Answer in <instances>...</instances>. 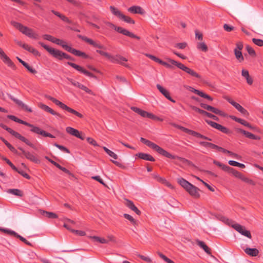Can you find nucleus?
Returning <instances> with one entry per match:
<instances>
[{
	"mask_svg": "<svg viewBox=\"0 0 263 263\" xmlns=\"http://www.w3.org/2000/svg\"><path fill=\"white\" fill-rule=\"evenodd\" d=\"M148 147L152 148L154 150L156 151L157 152H158L159 154L166 157L168 158H171L173 159H177V160L179 161L180 162L182 163H190V161L187 160V159L180 157L177 156L172 155L171 154L165 151V149H163L161 147H160L159 145H157L156 144L150 141L149 140H147L146 144Z\"/></svg>",
	"mask_w": 263,
	"mask_h": 263,
	"instance_id": "nucleus-1",
	"label": "nucleus"
},
{
	"mask_svg": "<svg viewBox=\"0 0 263 263\" xmlns=\"http://www.w3.org/2000/svg\"><path fill=\"white\" fill-rule=\"evenodd\" d=\"M178 183L193 198H199L200 196V189L194 186L183 178L177 179Z\"/></svg>",
	"mask_w": 263,
	"mask_h": 263,
	"instance_id": "nucleus-2",
	"label": "nucleus"
},
{
	"mask_svg": "<svg viewBox=\"0 0 263 263\" xmlns=\"http://www.w3.org/2000/svg\"><path fill=\"white\" fill-rule=\"evenodd\" d=\"M96 52L100 54L101 55L106 58L112 63L121 64L127 68L129 67V65L125 63V62L127 61V59L125 57H123L119 54H117L115 56H113L109 53L103 50H97Z\"/></svg>",
	"mask_w": 263,
	"mask_h": 263,
	"instance_id": "nucleus-3",
	"label": "nucleus"
},
{
	"mask_svg": "<svg viewBox=\"0 0 263 263\" xmlns=\"http://www.w3.org/2000/svg\"><path fill=\"white\" fill-rule=\"evenodd\" d=\"M39 44L41 45L45 49H46L50 54L54 58L59 60H62L64 59L73 61L74 59L70 57L69 55L54 48L49 47L45 45L42 42H39Z\"/></svg>",
	"mask_w": 263,
	"mask_h": 263,
	"instance_id": "nucleus-4",
	"label": "nucleus"
},
{
	"mask_svg": "<svg viewBox=\"0 0 263 263\" xmlns=\"http://www.w3.org/2000/svg\"><path fill=\"white\" fill-rule=\"evenodd\" d=\"M45 97H46V98L48 99V100L51 101L52 102H53L57 105L59 106L62 109L66 110L68 112L71 113L80 118H83V115L82 114H81V113L79 112L78 111H77V110L68 107V106H67L63 103L61 102V101H59L57 99H55L49 95H46Z\"/></svg>",
	"mask_w": 263,
	"mask_h": 263,
	"instance_id": "nucleus-5",
	"label": "nucleus"
},
{
	"mask_svg": "<svg viewBox=\"0 0 263 263\" xmlns=\"http://www.w3.org/2000/svg\"><path fill=\"white\" fill-rule=\"evenodd\" d=\"M55 44L61 46L65 50L72 53L74 55L81 57L84 59H87L89 58V56L85 52L75 49L67 45L66 42L63 40L57 39Z\"/></svg>",
	"mask_w": 263,
	"mask_h": 263,
	"instance_id": "nucleus-6",
	"label": "nucleus"
},
{
	"mask_svg": "<svg viewBox=\"0 0 263 263\" xmlns=\"http://www.w3.org/2000/svg\"><path fill=\"white\" fill-rule=\"evenodd\" d=\"M0 126L3 128V129L6 130L8 132H9L10 134L14 136L15 138L20 139L22 141L25 143L27 145L29 146L30 147H32L34 149H36V147L34 146V144H33L31 142H30L27 139H26L25 137L22 136L20 134L14 131L12 129H11L10 127H7L6 125H4L3 123L0 124Z\"/></svg>",
	"mask_w": 263,
	"mask_h": 263,
	"instance_id": "nucleus-7",
	"label": "nucleus"
},
{
	"mask_svg": "<svg viewBox=\"0 0 263 263\" xmlns=\"http://www.w3.org/2000/svg\"><path fill=\"white\" fill-rule=\"evenodd\" d=\"M104 24L110 28H112L119 33H120L124 35L128 36L131 38L136 39L137 40H140V37L134 34L133 33L129 31L128 30L123 28L121 27H117L115 25L109 22L105 21Z\"/></svg>",
	"mask_w": 263,
	"mask_h": 263,
	"instance_id": "nucleus-8",
	"label": "nucleus"
},
{
	"mask_svg": "<svg viewBox=\"0 0 263 263\" xmlns=\"http://www.w3.org/2000/svg\"><path fill=\"white\" fill-rule=\"evenodd\" d=\"M167 61L171 64H172L173 65L176 66L179 69L182 70L183 71H185L187 73L190 74L191 76L196 77L197 78L200 79L201 78V76L197 73L196 71L193 70V69H191V68L185 66L183 64L178 62L174 60H172L171 59H167Z\"/></svg>",
	"mask_w": 263,
	"mask_h": 263,
	"instance_id": "nucleus-9",
	"label": "nucleus"
},
{
	"mask_svg": "<svg viewBox=\"0 0 263 263\" xmlns=\"http://www.w3.org/2000/svg\"><path fill=\"white\" fill-rule=\"evenodd\" d=\"M172 125L178 128V129H181V130H182L183 132L189 134V135H192L194 137H196L197 138H200V139H204V140H209V141H211V139L208 138V137H206L203 135H201V134L197 132H195L194 130H191V129H189L187 128H185V127H184L183 126H180L179 125H177V124H172Z\"/></svg>",
	"mask_w": 263,
	"mask_h": 263,
	"instance_id": "nucleus-10",
	"label": "nucleus"
},
{
	"mask_svg": "<svg viewBox=\"0 0 263 263\" xmlns=\"http://www.w3.org/2000/svg\"><path fill=\"white\" fill-rule=\"evenodd\" d=\"M18 148L21 151L22 154L25 158L34 163H40V160L38 158L37 155L34 154L33 153H31L29 151H25L24 148L21 147H19Z\"/></svg>",
	"mask_w": 263,
	"mask_h": 263,
	"instance_id": "nucleus-11",
	"label": "nucleus"
},
{
	"mask_svg": "<svg viewBox=\"0 0 263 263\" xmlns=\"http://www.w3.org/2000/svg\"><path fill=\"white\" fill-rule=\"evenodd\" d=\"M78 37L79 39L85 41V42L87 43L89 45L92 46L93 47L98 48L99 50H103V51H105L104 50L106 49V47L104 45H103L100 44L99 43H98L97 42H96V41H93V40L89 39L85 36H83V35L79 34V35H78Z\"/></svg>",
	"mask_w": 263,
	"mask_h": 263,
	"instance_id": "nucleus-12",
	"label": "nucleus"
},
{
	"mask_svg": "<svg viewBox=\"0 0 263 263\" xmlns=\"http://www.w3.org/2000/svg\"><path fill=\"white\" fill-rule=\"evenodd\" d=\"M67 64L76 69L77 71L80 72L81 73L85 74L86 76H88L90 78H94L95 79H97V76L94 75L93 73H91L90 72L86 70L82 66L78 65L75 63L70 62H67Z\"/></svg>",
	"mask_w": 263,
	"mask_h": 263,
	"instance_id": "nucleus-13",
	"label": "nucleus"
},
{
	"mask_svg": "<svg viewBox=\"0 0 263 263\" xmlns=\"http://www.w3.org/2000/svg\"><path fill=\"white\" fill-rule=\"evenodd\" d=\"M0 57L3 61L13 70H16V67L11 59L5 54L3 50L0 48Z\"/></svg>",
	"mask_w": 263,
	"mask_h": 263,
	"instance_id": "nucleus-14",
	"label": "nucleus"
},
{
	"mask_svg": "<svg viewBox=\"0 0 263 263\" xmlns=\"http://www.w3.org/2000/svg\"><path fill=\"white\" fill-rule=\"evenodd\" d=\"M205 121L211 126H212V127H213L215 129H217V130L223 133L228 134H230L231 133L230 130L228 128H227L218 123H217L215 122H213V121H212L210 120H205Z\"/></svg>",
	"mask_w": 263,
	"mask_h": 263,
	"instance_id": "nucleus-15",
	"label": "nucleus"
},
{
	"mask_svg": "<svg viewBox=\"0 0 263 263\" xmlns=\"http://www.w3.org/2000/svg\"><path fill=\"white\" fill-rule=\"evenodd\" d=\"M225 99L229 102L231 105H232L234 107H235L240 113H241L244 116H248L249 112L248 111L245 109L242 106H241L239 103L235 102L233 100H232L230 98L227 97H225Z\"/></svg>",
	"mask_w": 263,
	"mask_h": 263,
	"instance_id": "nucleus-16",
	"label": "nucleus"
},
{
	"mask_svg": "<svg viewBox=\"0 0 263 263\" xmlns=\"http://www.w3.org/2000/svg\"><path fill=\"white\" fill-rule=\"evenodd\" d=\"M200 105L201 107L203 108L204 109H206L209 111H210L216 115H218L222 117H226L227 116V114L224 112H223L216 108H215L212 106L207 105L204 103H200Z\"/></svg>",
	"mask_w": 263,
	"mask_h": 263,
	"instance_id": "nucleus-17",
	"label": "nucleus"
},
{
	"mask_svg": "<svg viewBox=\"0 0 263 263\" xmlns=\"http://www.w3.org/2000/svg\"><path fill=\"white\" fill-rule=\"evenodd\" d=\"M233 228L241 235L250 239L252 238L250 232L249 230H247L245 227L239 224H236L234 226H233Z\"/></svg>",
	"mask_w": 263,
	"mask_h": 263,
	"instance_id": "nucleus-18",
	"label": "nucleus"
},
{
	"mask_svg": "<svg viewBox=\"0 0 263 263\" xmlns=\"http://www.w3.org/2000/svg\"><path fill=\"white\" fill-rule=\"evenodd\" d=\"M28 126L31 127V128L30 130L32 132L34 133L35 134L42 135L44 137H48L52 138H53L55 137L52 134L48 133L46 132V131L41 129L40 128L34 126L32 124H30V126Z\"/></svg>",
	"mask_w": 263,
	"mask_h": 263,
	"instance_id": "nucleus-19",
	"label": "nucleus"
},
{
	"mask_svg": "<svg viewBox=\"0 0 263 263\" xmlns=\"http://www.w3.org/2000/svg\"><path fill=\"white\" fill-rule=\"evenodd\" d=\"M67 79L73 86L83 90L84 91H85V92L89 94L95 95V93L90 89L88 88L86 86L81 84L79 82L74 81L73 80L69 78H68Z\"/></svg>",
	"mask_w": 263,
	"mask_h": 263,
	"instance_id": "nucleus-20",
	"label": "nucleus"
},
{
	"mask_svg": "<svg viewBox=\"0 0 263 263\" xmlns=\"http://www.w3.org/2000/svg\"><path fill=\"white\" fill-rule=\"evenodd\" d=\"M66 131L69 134L75 136L81 140H84L85 137L78 130L71 127H67Z\"/></svg>",
	"mask_w": 263,
	"mask_h": 263,
	"instance_id": "nucleus-21",
	"label": "nucleus"
},
{
	"mask_svg": "<svg viewBox=\"0 0 263 263\" xmlns=\"http://www.w3.org/2000/svg\"><path fill=\"white\" fill-rule=\"evenodd\" d=\"M11 24L24 34L26 32L27 30H29L28 27L14 21L11 22Z\"/></svg>",
	"mask_w": 263,
	"mask_h": 263,
	"instance_id": "nucleus-22",
	"label": "nucleus"
},
{
	"mask_svg": "<svg viewBox=\"0 0 263 263\" xmlns=\"http://www.w3.org/2000/svg\"><path fill=\"white\" fill-rule=\"evenodd\" d=\"M10 98L16 104H17L18 106H21L22 107V108L23 109H24V110L29 112H32V110L31 109V108L29 107L26 104H25L22 101L13 97L11 96H10Z\"/></svg>",
	"mask_w": 263,
	"mask_h": 263,
	"instance_id": "nucleus-23",
	"label": "nucleus"
},
{
	"mask_svg": "<svg viewBox=\"0 0 263 263\" xmlns=\"http://www.w3.org/2000/svg\"><path fill=\"white\" fill-rule=\"evenodd\" d=\"M157 89L161 92V93L165 96L168 100L171 101V102L175 103V101L170 96V92L164 89L162 86H161L160 84H157Z\"/></svg>",
	"mask_w": 263,
	"mask_h": 263,
	"instance_id": "nucleus-24",
	"label": "nucleus"
},
{
	"mask_svg": "<svg viewBox=\"0 0 263 263\" xmlns=\"http://www.w3.org/2000/svg\"><path fill=\"white\" fill-rule=\"evenodd\" d=\"M196 243L202 248L208 255L213 257L211 254V249L202 241L197 239L196 240Z\"/></svg>",
	"mask_w": 263,
	"mask_h": 263,
	"instance_id": "nucleus-25",
	"label": "nucleus"
},
{
	"mask_svg": "<svg viewBox=\"0 0 263 263\" xmlns=\"http://www.w3.org/2000/svg\"><path fill=\"white\" fill-rule=\"evenodd\" d=\"M39 107L40 108L44 110L45 111H46L50 113L51 114H52L53 115L58 116L60 117H61L59 113L55 111L52 108H51L50 107H49L48 106H47L46 105H45V104L41 103L39 104Z\"/></svg>",
	"mask_w": 263,
	"mask_h": 263,
	"instance_id": "nucleus-26",
	"label": "nucleus"
},
{
	"mask_svg": "<svg viewBox=\"0 0 263 263\" xmlns=\"http://www.w3.org/2000/svg\"><path fill=\"white\" fill-rule=\"evenodd\" d=\"M136 156H137L140 159L147 160V161H150L154 162L155 161V158L152 157L151 155L146 154V153H139L136 155Z\"/></svg>",
	"mask_w": 263,
	"mask_h": 263,
	"instance_id": "nucleus-27",
	"label": "nucleus"
},
{
	"mask_svg": "<svg viewBox=\"0 0 263 263\" xmlns=\"http://www.w3.org/2000/svg\"><path fill=\"white\" fill-rule=\"evenodd\" d=\"M128 11L131 13L135 14H143L144 13V10L140 6H134L128 9Z\"/></svg>",
	"mask_w": 263,
	"mask_h": 263,
	"instance_id": "nucleus-28",
	"label": "nucleus"
},
{
	"mask_svg": "<svg viewBox=\"0 0 263 263\" xmlns=\"http://www.w3.org/2000/svg\"><path fill=\"white\" fill-rule=\"evenodd\" d=\"M241 75L246 79L247 83L249 85H251L253 84V80L252 78L250 76L248 70L242 69L241 71Z\"/></svg>",
	"mask_w": 263,
	"mask_h": 263,
	"instance_id": "nucleus-29",
	"label": "nucleus"
},
{
	"mask_svg": "<svg viewBox=\"0 0 263 263\" xmlns=\"http://www.w3.org/2000/svg\"><path fill=\"white\" fill-rule=\"evenodd\" d=\"M238 132L246 136L247 138L251 139L260 140V138L259 136H256L249 132H247L242 129H239Z\"/></svg>",
	"mask_w": 263,
	"mask_h": 263,
	"instance_id": "nucleus-30",
	"label": "nucleus"
},
{
	"mask_svg": "<svg viewBox=\"0 0 263 263\" xmlns=\"http://www.w3.org/2000/svg\"><path fill=\"white\" fill-rule=\"evenodd\" d=\"M17 60L31 73L36 74L37 71L33 68L31 66H29L26 62L23 61L21 59L18 57H16Z\"/></svg>",
	"mask_w": 263,
	"mask_h": 263,
	"instance_id": "nucleus-31",
	"label": "nucleus"
},
{
	"mask_svg": "<svg viewBox=\"0 0 263 263\" xmlns=\"http://www.w3.org/2000/svg\"><path fill=\"white\" fill-rule=\"evenodd\" d=\"M244 251L247 254L253 257L257 256L259 254V251L256 248H247Z\"/></svg>",
	"mask_w": 263,
	"mask_h": 263,
	"instance_id": "nucleus-32",
	"label": "nucleus"
},
{
	"mask_svg": "<svg viewBox=\"0 0 263 263\" xmlns=\"http://www.w3.org/2000/svg\"><path fill=\"white\" fill-rule=\"evenodd\" d=\"M0 139L5 143V144L8 147V148L14 154L21 156V154L18 153L16 149L10 144L3 137H1Z\"/></svg>",
	"mask_w": 263,
	"mask_h": 263,
	"instance_id": "nucleus-33",
	"label": "nucleus"
},
{
	"mask_svg": "<svg viewBox=\"0 0 263 263\" xmlns=\"http://www.w3.org/2000/svg\"><path fill=\"white\" fill-rule=\"evenodd\" d=\"M51 12L53 13L54 15L60 17L64 22L69 24L71 23V21L70 20H69V18L67 17H66L63 14H61L59 12L52 10H51Z\"/></svg>",
	"mask_w": 263,
	"mask_h": 263,
	"instance_id": "nucleus-34",
	"label": "nucleus"
},
{
	"mask_svg": "<svg viewBox=\"0 0 263 263\" xmlns=\"http://www.w3.org/2000/svg\"><path fill=\"white\" fill-rule=\"evenodd\" d=\"M29 30H27L26 32L24 34L25 35H26L30 38L36 40L39 39V36L38 34L34 32L31 28H29Z\"/></svg>",
	"mask_w": 263,
	"mask_h": 263,
	"instance_id": "nucleus-35",
	"label": "nucleus"
},
{
	"mask_svg": "<svg viewBox=\"0 0 263 263\" xmlns=\"http://www.w3.org/2000/svg\"><path fill=\"white\" fill-rule=\"evenodd\" d=\"M109 9L114 15L121 19L123 14L120 10L112 6H110Z\"/></svg>",
	"mask_w": 263,
	"mask_h": 263,
	"instance_id": "nucleus-36",
	"label": "nucleus"
},
{
	"mask_svg": "<svg viewBox=\"0 0 263 263\" xmlns=\"http://www.w3.org/2000/svg\"><path fill=\"white\" fill-rule=\"evenodd\" d=\"M23 48L24 49L27 50L28 51L32 53L34 55H40V53L37 50H36L35 48H34L33 47H32L27 44L26 45H24Z\"/></svg>",
	"mask_w": 263,
	"mask_h": 263,
	"instance_id": "nucleus-37",
	"label": "nucleus"
},
{
	"mask_svg": "<svg viewBox=\"0 0 263 263\" xmlns=\"http://www.w3.org/2000/svg\"><path fill=\"white\" fill-rule=\"evenodd\" d=\"M226 172H228L229 173L233 174L234 176H235L237 178H239L241 174L239 172L230 166H229L228 168H227Z\"/></svg>",
	"mask_w": 263,
	"mask_h": 263,
	"instance_id": "nucleus-38",
	"label": "nucleus"
},
{
	"mask_svg": "<svg viewBox=\"0 0 263 263\" xmlns=\"http://www.w3.org/2000/svg\"><path fill=\"white\" fill-rule=\"evenodd\" d=\"M90 238L93 239L94 241L99 242L101 243H107L109 242V241H108L107 239L98 236H90Z\"/></svg>",
	"mask_w": 263,
	"mask_h": 263,
	"instance_id": "nucleus-39",
	"label": "nucleus"
},
{
	"mask_svg": "<svg viewBox=\"0 0 263 263\" xmlns=\"http://www.w3.org/2000/svg\"><path fill=\"white\" fill-rule=\"evenodd\" d=\"M123 216L125 218L128 220L134 226L138 225L137 221L131 215L128 214H124Z\"/></svg>",
	"mask_w": 263,
	"mask_h": 263,
	"instance_id": "nucleus-40",
	"label": "nucleus"
},
{
	"mask_svg": "<svg viewBox=\"0 0 263 263\" xmlns=\"http://www.w3.org/2000/svg\"><path fill=\"white\" fill-rule=\"evenodd\" d=\"M234 54L236 59L239 62H242L244 61V58L242 55L241 51H237L236 50H234Z\"/></svg>",
	"mask_w": 263,
	"mask_h": 263,
	"instance_id": "nucleus-41",
	"label": "nucleus"
},
{
	"mask_svg": "<svg viewBox=\"0 0 263 263\" xmlns=\"http://www.w3.org/2000/svg\"><path fill=\"white\" fill-rule=\"evenodd\" d=\"M103 149L104 151L110 157L114 158V159H118V156L117 154H116L115 153L107 148L105 146L103 147Z\"/></svg>",
	"mask_w": 263,
	"mask_h": 263,
	"instance_id": "nucleus-42",
	"label": "nucleus"
},
{
	"mask_svg": "<svg viewBox=\"0 0 263 263\" xmlns=\"http://www.w3.org/2000/svg\"><path fill=\"white\" fill-rule=\"evenodd\" d=\"M199 144L202 146L210 147L212 149H215V147H216V145L208 142L200 141Z\"/></svg>",
	"mask_w": 263,
	"mask_h": 263,
	"instance_id": "nucleus-43",
	"label": "nucleus"
},
{
	"mask_svg": "<svg viewBox=\"0 0 263 263\" xmlns=\"http://www.w3.org/2000/svg\"><path fill=\"white\" fill-rule=\"evenodd\" d=\"M43 215L46 217L51 219H55L58 217V215L53 212L43 211Z\"/></svg>",
	"mask_w": 263,
	"mask_h": 263,
	"instance_id": "nucleus-44",
	"label": "nucleus"
},
{
	"mask_svg": "<svg viewBox=\"0 0 263 263\" xmlns=\"http://www.w3.org/2000/svg\"><path fill=\"white\" fill-rule=\"evenodd\" d=\"M228 163L230 165H232V166H238L240 168H245V165L243 164L239 163L238 162H236V161H233V160L229 161Z\"/></svg>",
	"mask_w": 263,
	"mask_h": 263,
	"instance_id": "nucleus-45",
	"label": "nucleus"
},
{
	"mask_svg": "<svg viewBox=\"0 0 263 263\" xmlns=\"http://www.w3.org/2000/svg\"><path fill=\"white\" fill-rule=\"evenodd\" d=\"M121 19L127 23L132 24H134L135 23V22L134 20H133L131 17L125 15L124 14L122 15Z\"/></svg>",
	"mask_w": 263,
	"mask_h": 263,
	"instance_id": "nucleus-46",
	"label": "nucleus"
},
{
	"mask_svg": "<svg viewBox=\"0 0 263 263\" xmlns=\"http://www.w3.org/2000/svg\"><path fill=\"white\" fill-rule=\"evenodd\" d=\"M197 48L204 52H206L208 50L207 46L204 42L199 43L197 45Z\"/></svg>",
	"mask_w": 263,
	"mask_h": 263,
	"instance_id": "nucleus-47",
	"label": "nucleus"
},
{
	"mask_svg": "<svg viewBox=\"0 0 263 263\" xmlns=\"http://www.w3.org/2000/svg\"><path fill=\"white\" fill-rule=\"evenodd\" d=\"M0 231L1 232H4L5 234H7L11 235V236H15V235H16V232L12 230L5 229L2 228H0Z\"/></svg>",
	"mask_w": 263,
	"mask_h": 263,
	"instance_id": "nucleus-48",
	"label": "nucleus"
},
{
	"mask_svg": "<svg viewBox=\"0 0 263 263\" xmlns=\"http://www.w3.org/2000/svg\"><path fill=\"white\" fill-rule=\"evenodd\" d=\"M44 39L50 41L53 43H55V41L57 40V38L52 36L49 34H44L43 36Z\"/></svg>",
	"mask_w": 263,
	"mask_h": 263,
	"instance_id": "nucleus-49",
	"label": "nucleus"
},
{
	"mask_svg": "<svg viewBox=\"0 0 263 263\" xmlns=\"http://www.w3.org/2000/svg\"><path fill=\"white\" fill-rule=\"evenodd\" d=\"M246 50L248 51V53L253 57H255L256 54L254 49L251 46L248 45L246 46Z\"/></svg>",
	"mask_w": 263,
	"mask_h": 263,
	"instance_id": "nucleus-50",
	"label": "nucleus"
},
{
	"mask_svg": "<svg viewBox=\"0 0 263 263\" xmlns=\"http://www.w3.org/2000/svg\"><path fill=\"white\" fill-rule=\"evenodd\" d=\"M152 176L154 179L160 183H162V182L164 181L165 178L160 177L157 173L152 174Z\"/></svg>",
	"mask_w": 263,
	"mask_h": 263,
	"instance_id": "nucleus-51",
	"label": "nucleus"
},
{
	"mask_svg": "<svg viewBox=\"0 0 263 263\" xmlns=\"http://www.w3.org/2000/svg\"><path fill=\"white\" fill-rule=\"evenodd\" d=\"M14 237L20 239V240H21L22 241L24 242L25 244H26V245H28L29 246H32V244L30 242H29L25 238L23 237L22 236H21V235L18 234L17 233H16V235H15Z\"/></svg>",
	"mask_w": 263,
	"mask_h": 263,
	"instance_id": "nucleus-52",
	"label": "nucleus"
},
{
	"mask_svg": "<svg viewBox=\"0 0 263 263\" xmlns=\"http://www.w3.org/2000/svg\"><path fill=\"white\" fill-rule=\"evenodd\" d=\"M198 95L203 98L209 100V101H212L213 100V98L210 96H209L200 90H199V91H198Z\"/></svg>",
	"mask_w": 263,
	"mask_h": 263,
	"instance_id": "nucleus-53",
	"label": "nucleus"
},
{
	"mask_svg": "<svg viewBox=\"0 0 263 263\" xmlns=\"http://www.w3.org/2000/svg\"><path fill=\"white\" fill-rule=\"evenodd\" d=\"M213 163L215 165L218 166L219 167H221L224 171L226 172L227 168H228L229 166L226 165L221 163H220L219 161L214 160L213 161Z\"/></svg>",
	"mask_w": 263,
	"mask_h": 263,
	"instance_id": "nucleus-54",
	"label": "nucleus"
},
{
	"mask_svg": "<svg viewBox=\"0 0 263 263\" xmlns=\"http://www.w3.org/2000/svg\"><path fill=\"white\" fill-rule=\"evenodd\" d=\"M9 193L20 197H22L23 196L22 191L18 189H10L9 190Z\"/></svg>",
	"mask_w": 263,
	"mask_h": 263,
	"instance_id": "nucleus-55",
	"label": "nucleus"
},
{
	"mask_svg": "<svg viewBox=\"0 0 263 263\" xmlns=\"http://www.w3.org/2000/svg\"><path fill=\"white\" fill-rule=\"evenodd\" d=\"M2 159L4 160L13 170L17 171V168L6 157H2Z\"/></svg>",
	"mask_w": 263,
	"mask_h": 263,
	"instance_id": "nucleus-56",
	"label": "nucleus"
},
{
	"mask_svg": "<svg viewBox=\"0 0 263 263\" xmlns=\"http://www.w3.org/2000/svg\"><path fill=\"white\" fill-rule=\"evenodd\" d=\"M91 178L93 180L98 181L104 186L107 187V185L103 181V180L100 178L99 176H92L91 177Z\"/></svg>",
	"mask_w": 263,
	"mask_h": 263,
	"instance_id": "nucleus-57",
	"label": "nucleus"
},
{
	"mask_svg": "<svg viewBox=\"0 0 263 263\" xmlns=\"http://www.w3.org/2000/svg\"><path fill=\"white\" fill-rule=\"evenodd\" d=\"M144 54L146 57L149 58L151 60L154 61L155 62H156L157 63H158L159 64L161 61V59L158 58L157 57H156L153 55H152V54H150L148 53H145Z\"/></svg>",
	"mask_w": 263,
	"mask_h": 263,
	"instance_id": "nucleus-58",
	"label": "nucleus"
},
{
	"mask_svg": "<svg viewBox=\"0 0 263 263\" xmlns=\"http://www.w3.org/2000/svg\"><path fill=\"white\" fill-rule=\"evenodd\" d=\"M125 200L126 201L125 203V205L132 210L133 209L135 206L134 202L127 199H125Z\"/></svg>",
	"mask_w": 263,
	"mask_h": 263,
	"instance_id": "nucleus-59",
	"label": "nucleus"
},
{
	"mask_svg": "<svg viewBox=\"0 0 263 263\" xmlns=\"http://www.w3.org/2000/svg\"><path fill=\"white\" fill-rule=\"evenodd\" d=\"M223 221L226 223H227L228 225H229V226H231L233 228V226H234V225H235L236 223H234V222L233 220H232V219H228L227 218H226V217H223Z\"/></svg>",
	"mask_w": 263,
	"mask_h": 263,
	"instance_id": "nucleus-60",
	"label": "nucleus"
},
{
	"mask_svg": "<svg viewBox=\"0 0 263 263\" xmlns=\"http://www.w3.org/2000/svg\"><path fill=\"white\" fill-rule=\"evenodd\" d=\"M252 42H253L254 44H255L256 45H257L258 46H259V47L263 46V40H262L253 38L252 39Z\"/></svg>",
	"mask_w": 263,
	"mask_h": 263,
	"instance_id": "nucleus-61",
	"label": "nucleus"
},
{
	"mask_svg": "<svg viewBox=\"0 0 263 263\" xmlns=\"http://www.w3.org/2000/svg\"><path fill=\"white\" fill-rule=\"evenodd\" d=\"M187 46V43L185 42L183 43H176L175 45V47L176 48H179L180 49H183L186 48Z\"/></svg>",
	"mask_w": 263,
	"mask_h": 263,
	"instance_id": "nucleus-62",
	"label": "nucleus"
},
{
	"mask_svg": "<svg viewBox=\"0 0 263 263\" xmlns=\"http://www.w3.org/2000/svg\"><path fill=\"white\" fill-rule=\"evenodd\" d=\"M54 145L59 148L60 150L66 153H70L69 150L66 148V147L59 145L57 143L54 144Z\"/></svg>",
	"mask_w": 263,
	"mask_h": 263,
	"instance_id": "nucleus-63",
	"label": "nucleus"
},
{
	"mask_svg": "<svg viewBox=\"0 0 263 263\" xmlns=\"http://www.w3.org/2000/svg\"><path fill=\"white\" fill-rule=\"evenodd\" d=\"M238 123H240L242 125H243L245 126L249 127L250 129L253 128V127L252 126V125L249 122H248L247 121H246L245 120L240 119Z\"/></svg>",
	"mask_w": 263,
	"mask_h": 263,
	"instance_id": "nucleus-64",
	"label": "nucleus"
}]
</instances>
